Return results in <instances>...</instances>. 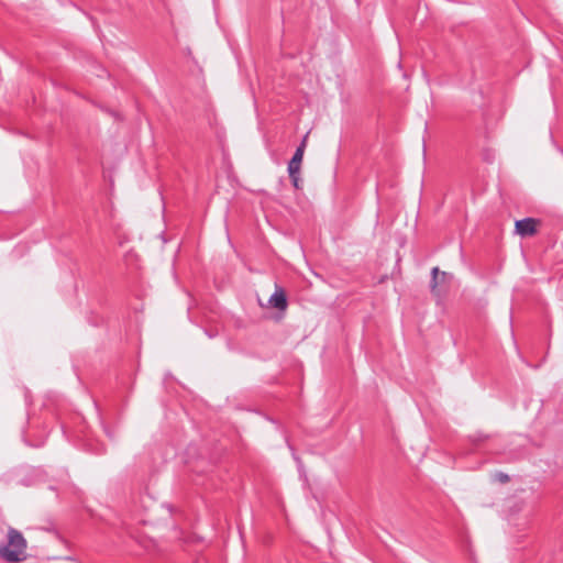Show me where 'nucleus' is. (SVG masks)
Masks as SVG:
<instances>
[{
    "label": "nucleus",
    "instance_id": "f257e3e1",
    "mask_svg": "<svg viewBox=\"0 0 563 563\" xmlns=\"http://www.w3.org/2000/svg\"><path fill=\"white\" fill-rule=\"evenodd\" d=\"M26 541L21 532L15 529H9L8 542L0 545V556L7 562H20L26 556Z\"/></svg>",
    "mask_w": 563,
    "mask_h": 563
},
{
    "label": "nucleus",
    "instance_id": "f03ea898",
    "mask_svg": "<svg viewBox=\"0 0 563 563\" xmlns=\"http://www.w3.org/2000/svg\"><path fill=\"white\" fill-rule=\"evenodd\" d=\"M537 222L532 218H526L516 222V231L522 236L532 235L536 232Z\"/></svg>",
    "mask_w": 563,
    "mask_h": 563
},
{
    "label": "nucleus",
    "instance_id": "7ed1b4c3",
    "mask_svg": "<svg viewBox=\"0 0 563 563\" xmlns=\"http://www.w3.org/2000/svg\"><path fill=\"white\" fill-rule=\"evenodd\" d=\"M273 308L285 310L287 308V298L282 288H277L268 300Z\"/></svg>",
    "mask_w": 563,
    "mask_h": 563
},
{
    "label": "nucleus",
    "instance_id": "20e7f679",
    "mask_svg": "<svg viewBox=\"0 0 563 563\" xmlns=\"http://www.w3.org/2000/svg\"><path fill=\"white\" fill-rule=\"evenodd\" d=\"M303 154L301 148H297L290 162L288 163V174L300 173Z\"/></svg>",
    "mask_w": 563,
    "mask_h": 563
},
{
    "label": "nucleus",
    "instance_id": "39448f33",
    "mask_svg": "<svg viewBox=\"0 0 563 563\" xmlns=\"http://www.w3.org/2000/svg\"><path fill=\"white\" fill-rule=\"evenodd\" d=\"M448 274L445 272H440L438 267L432 268V278H431V290L435 292L438 284L443 282L446 278Z\"/></svg>",
    "mask_w": 563,
    "mask_h": 563
},
{
    "label": "nucleus",
    "instance_id": "423d86ee",
    "mask_svg": "<svg viewBox=\"0 0 563 563\" xmlns=\"http://www.w3.org/2000/svg\"><path fill=\"white\" fill-rule=\"evenodd\" d=\"M300 173H296V174H289V177L291 179V183L294 185V187L296 189H299L300 188V183H301V179H300V176H299Z\"/></svg>",
    "mask_w": 563,
    "mask_h": 563
},
{
    "label": "nucleus",
    "instance_id": "0eeeda50",
    "mask_svg": "<svg viewBox=\"0 0 563 563\" xmlns=\"http://www.w3.org/2000/svg\"><path fill=\"white\" fill-rule=\"evenodd\" d=\"M307 139H308V134L305 135V137L301 141L300 145L297 147V148H301L302 150V154H305V150H306V145H307Z\"/></svg>",
    "mask_w": 563,
    "mask_h": 563
},
{
    "label": "nucleus",
    "instance_id": "6e6552de",
    "mask_svg": "<svg viewBox=\"0 0 563 563\" xmlns=\"http://www.w3.org/2000/svg\"><path fill=\"white\" fill-rule=\"evenodd\" d=\"M307 139H308V134L305 135V137L301 141L300 145L297 147V148H301L302 150V154H305V150H306V145H307Z\"/></svg>",
    "mask_w": 563,
    "mask_h": 563
},
{
    "label": "nucleus",
    "instance_id": "1a4fd4ad",
    "mask_svg": "<svg viewBox=\"0 0 563 563\" xmlns=\"http://www.w3.org/2000/svg\"><path fill=\"white\" fill-rule=\"evenodd\" d=\"M499 478L501 482H507L509 479L508 475L506 474H500Z\"/></svg>",
    "mask_w": 563,
    "mask_h": 563
}]
</instances>
